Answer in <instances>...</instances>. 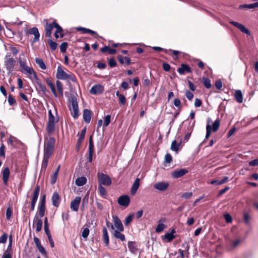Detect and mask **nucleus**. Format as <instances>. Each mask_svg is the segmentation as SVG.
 Segmentation results:
<instances>
[{
  "label": "nucleus",
  "mask_w": 258,
  "mask_h": 258,
  "mask_svg": "<svg viewBox=\"0 0 258 258\" xmlns=\"http://www.w3.org/2000/svg\"><path fill=\"white\" fill-rule=\"evenodd\" d=\"M56 77L58 79L66 80L69 79L73 82L78 83L77 79L74 74L69 72V74L65 72L60 66H58L57 69Z\"/></svg>",
  "instance_id": "nucleus-1"
},
{
  "label": "nucleus",
  "mask_w": 258,
  "mask_h": 258,
  "mask_svg": "<svg viewBox=\"0 0 258 258\" xmlns=\"http://www.w3.org/2000/svg\"><path fill=\"white\" fill-rule=\"evenodd\" d=\"M55 140L53 137H50L44 145V156L46 158H50L53 154L54 149Z\"/></svg>",
  "instance_id": "nucleus-2"
},
{
  "label": "nucleus",
  "mask_w": 258,
  "mask_h": 258,
  "mask_svg": "<svg viewBox=\"0 0 258 258\" xmlns=\"http://www.w3.org/2000/svg\"><path fill=\"white\" fill-rule=\"evenodd\" d=\"M10 56V54H7L4 61V66L9 73H11L14 71L16 63V60Z\"/></svg>",
  "instance_id": "nucleus-3"
},
{
  "label": "nucleus",
  "mask_w": 258,
  "mask_h": 258,
  "mask_svg": "<svg viewBox=\"0 0 258 258\" xmlns=\"http://www.w3.org/2000/svg\"><path fill=\"white\" fill-rule=\"evenodd\" d=\"M70 102L71 104V108L73 111V116L74 118H78L79 116V107L77 97L74 95H72L70 99Z\"/></svg>",
  "instance_id": "nucleus-4"
},
{
  "label": "nucleus",
  "mask_w": 258,
  "mask_h": 258,
  "mask_svg": "<svg viewBox=\"0 0 258 258\" xmlns=\"http://www.w3.org/2000/svg\"><path fill=\"white\" fill-rule=\"evenodd\" d=\"M97 177L98 178L99 185L109 186L111 184L112 181L110 177L103 173H98Z\"/></svg>",
  "instance_id": "nucleus-5"
},
{
  "label": "nucleus",
  "mask_w": 258,
  "mask_h": 258,
  "mask_svg": "<svg viewBox=\"0 0 258 258\" xmlns=\"http://www.w3.org/2000/svg\"><path fill=\"white\" fill-rule=\"evenodd\" d=\"M176 237V233L174 228H170L161 236L162 240L166 242L172 241Z\"/></svg>",
  "instance_id": "nucleus-6"
},
{
  "label": "nucleus",
  "mask_w": 258,
  "mask_h": 258,
  "mask_svg": "<svg viewBox=\"0 0 258 258\" xmlns=\"http://www.w3.org/2000/svg\"><path fill=\"white\" fill-rule=\"evenodd\" d=\"M20 66L21 68V71L25 74H28V75H33L34 77L35 78H37V75L35 73V72L34 71L33 69L28 67L26 65V63L25 61H23L20 60Z\"/></svg>",
  "instance_id": "nucleus-7"
},
{
  "label": "nucleus",
  "mask_w": 258,
  "mask_h": 258,
  "mask_svg": "<svg viewBox=\"0 0 258 258\" xmlns=\"http://www.w3.org/2000/svg\"><path fill=\"white\" fill-rule=\"evenodd\" d=\"M40 191V186L36 185L32 195V198L31 203L30 211H33L34 210L36 203L37 202Z\"/></svg>",
  "instance_id": "nucleus-8"
},
{
  "label": "nucleus",
  "mask_w": 258,
  "mask_h": 258,
  "mask_svg": "<svg viewBox=\"0 0 258 258\" xmlns=\"http://www.w3.org/2000/svg\"><path fill=\"white\" fill-rule=\"evenodd\" d=\"M56 24H58L55 21H53L52 23H46L45 26V36L50 37L51 36L52 30L55 28Z\"/></svg>",
  "instance_id": "nucleus-9"
},
{
  "label": "nucleus",
  "mask_w": 258,
  "mask_h": 258,
  "mask_svg": "<svg viewBox=\"0 0 258 258\" xmlns=\"http://www.w3.org/2000/svg\"><path fill=\"white\" fill-rule=\"evenodd\" d=\"M229 23L234 26H235V27L237 28L238 29H239V30L243 33L246 34L249 36L250 35V33L249 31L247 28H246L244 25L237 22L233 21H230Z\"/></svg>",
  "instance_id": "nucleus-10"
},
{
  "label": "nucleus",
  "mask_w": 258,
  "mask_h": 258,
  "mask_svg": "<svg viewBox=\"0 0 258 258\" xmlns=\"http://www.w3.org/2000/svg\"><path fill=\"white\" fill-rule=\"evenodd\" d=\"M169 184L168 182L161 181L154 184V188L159 191H165L169 187Z\"/></svg>",
  "instance_id": "nucleus-11"
},
{
  "label": "nucleus",
  "mask_w": 258,
  "mask_h": 258,
  "mask_svg": "<svg viewBox=\"0 0 258 258\" xmlns=\"http://www.w3.org/2000/svg\"><path fill=\"white\" fill-rule=\"evenodd\" d=\"M117 202L120 206L126 207L130 204V199L128 196L123 195L118 199Z\"/></svg>",
  "instance_id": "nucleus-12"
},
{
  "label": "nucleus",
  "mask_w": 258,
  "mask_h": 258,
  "mask_svg": "<svg viewBox=\"0 0 258 258\" xmlns=\"http://www.w3.org/2000/svg\"><path fill=\"white\" fill-rule=\"evenodd\" d=\"M81 201V198L80 197H76L71 203V209L74 211H78Z\"/></svg>",
  "instance_id": "nucleus-13"
},
{
  "label": "nucleus",
  "mask_w": 258,
  "mask_h": 258,
  "mask_svg": "<svg viewBox=\"0 0 258 258\" xmlns=\"http://www.w3.org/2000/svg\"><path fill=\"white\" fill-rule=\"evenodd\" d=\"M28 33L29 34L34 35V38L32 41L33 43H35L39 40L40 34L39 33L37 28L33 27L28 31Z\"/></svg>",
  "instance_id": "nucleus-14"
},
{
  "label": "nucleus",
  "mask_w": 258,
  "mask_h": 258,
  "mask_svg": "<svg viewBox=\"0 0 258 258\" xmlns=\"http://www.w3.org/2000/svg\"><path fill=\"white\" fill-rule=\"evenodd\" d=\"M94 153V143L92 139V137L91 136L89 138V157H88V161L89 162H92V157Z\"/></svg>",
  "instance_id": "nucleus-15"
},
{
  "label": "nucleus",
  "mask_w": 258,
  "mask_h": 258,
  "mask_svg": "<svg viewBox=\"0 0 258 258\" xmlns=\"http://www.w3.org/2000/svg\"><path fill=\"white\" fill-rule=\"evenodd\" d=\"M104 90L103 87L100 84L95 85L92 87L90 90V93L92 94H97L103 92Z\"/></svg>",
  "instance_id": "nucleus-16"
},
{
  "label": "nucleus",
  "mask_w": 258,
  "mask_h": 258,
  "mask_svg": "<svg viewBox=\"0 0 258 258\" xmlns=\"http://www.w3.org/2000/svg\"><path fill=\"white\" fill-rule=\"evenodd\" d=\"M139 245L138 244V243L135 241H129L128 242V249L131 252H132V253L137 254V253L139 251Z\"/></svg>",
  "instance_id": "nucleus-17"
},
{
  "label": "nucleus",
  "mask_w": 258,
  "mask_h": 258,
  "mask_svg": "<svg viewBox=\"0 0 258 258\" xmlns=\"http://www.w3.org/2000/svg\"><path fill=\"white\" fill-rule=\"evenodd\" d=\"M187 172L188 171L185 169L174 170L172 173V176L174 178H178L185 175Z\"/></svg>",
  "instance_id": "nucleus-18"
},
{
  "label": "nucleus",
  "mask_w": 258,
  "mask_h": 258,
  "mask_svg": "<svg viewBox=\"0 0 258 258\" xmlns=\"http://www.w3.org/2000/svg\"><path fill=\"white\" fill-rule=\"evenodd\" d=\"M2 174L3 175V180L4 183L5 184V185H7L8 184V181L10 176V169L9 167H5L2 171Z\"/></svg>",
  "instance_id": "nucleus-19"
},
{
  "label": "nucleus",
  "mask_w": 258,
  "mask_h": 258,
  "mask_svg": "<svg viewBox=\"0 0 258 258\" xmlns=\"http://www.w3.org/2000/svg\"><path fill=\"white\" fill-rule=\"evenodd\" d=\"M52 204L53 206L58 207L60 202V198L57 192H54L51 198Z\"/></svg>",
  "instance_id": "nucleus-20"
},
{
  "label": "nucleus",
  "mask_w": 258,
  "mask_h": 258,
  "mask_svg": "<svg viewBox=\"0 0 258 258\" xmlns=\"http://www.w3.org/2000/svg\"><path fill=\"white\" fill-rule=\"evenodd\" d=\"M177 72L179 74L183 75L185 72L190 73L191 72V70L188 65L182 63L181 67L177 69Z\"/></svg>",
  "instance_id": "nucleus-21"
},
{
  "label": "nucleus",
  "mask_w": 258,
  "mask_h": 258,
  "mask_svg": "<svg viewBox=\"0 0 258 258\" xmlns=\"http://www.w3.org/2000/svg\"><path fill=\"white\" fill-rule=\"evenodd\" d=\"M140 179L139 178H136V180H135L131 188V195H134L136 193L140 186Z\"/></svg>",
  "instance_id": "nucleus-22"
},
{
  "label": "nucleus",
  "mask_w": 258,
  "mask_h": 258,
  "mask_svg": "<svg viewBox=\"0 0 258 258\" xmlns=\"http://www.w3.org/2000/svg\"><path fill=\"white\" fill-rule=\"evenodd\" d=\"M83 115L84 121L87 123H89L91 118V111L87 109H85L83 111Z\"/></svg>",
  "instance_id": "nucleus-23"
},
{
  "label": "nucleus",
  "mask_w": 258,
  "mask_h": 258,
  "mask_svg": "<svg viewBox=\"0 0 258 258\" xmlns=\"http://www.w3.org/2000/svg\"><path fill=\"white\" fill-rule=\"evenodd\" d=\"M86 132V128H84V129H83L82 130L81 134L79 135V138L77 141V144H78L77 148L78 149L80 148V146L82 142H83V141L84 139Z\"/></svg>",
  "instance_id": "nucleus-24"
},
{
  "label": "nucleus",
  "mask_w": 258,
  "mask_h": 258,
  "mask_svg": "<svg viewBox=\"0 0 258 258\" xmlns=\"http://www.w3.org/2000/svg\"><path fill=\"white\" fill-rule=\"evenodd\" d=\"M211 122V119L210 118H209L208 119V124L206 126V135L205 136V138L204 140V142L207 140L209 137L210 136L211 131H212V126L210 124V122Z\"/></svg>",
  "instance_id": "nucleus-25"
},
{
  "label": "nucleus",
  "mask_w": 258,
  "mask_h": 258,
  "mask_svg": "<svg viewBox=\"0 0 258 258\" xmlns=\"http://www.w3.org/2000/svg\"><path fill=\"white\" fill-rule=\"evenodd\" d=\"M87 182V178L84 176L78 177L76 179V184L78 186L85 185Z\"/></svg>",
  "instance_id": "nucleus-26"
},
{
  "label": "nucleus",
  "mask_w": 258,
  "mask_h": 258,
  "mask_svg": "<svg viewBox=\"0 0 258 258\" xmlns=\"http://www.w3.org/2000/svg\"><path fill=\"white\" fill-rule=\"evenodd\" d=\"M228 180V177L225 176L221 180H213L210 182V183L213 185H221L226 183Z\"/></svg>",
  "instance_id": "nucleus-27"
},
{
  "label": "nucleus",
  "mask_w": 258,
  "mask_h": 258,
  "mask_svg": "<svg viewBox=\"0 0 258 258\" xmlns=\"http://www.w3.org/2000/svg\"><path fill=\"white\" fill-rule=\"evenodd\" d=\"M234 96L237 102L241 103L243 102V95L242 92L240 90H236L235 91Z\"/></svg>",
  "instance_id": "nucleus-28"
},
{
  "label": "nucleus",
  "mask_w": 258,
  "mask_h": 258,
  "mask_svg": "<svg viewBox=\"0 0 258 258\" xmlns=\"http://www.w3.org/2000/svg\"><path fill=\"white\" fill-rule=\"evenodd\" d=\"M46 82L47 83L48 86L50 87L51 91L55 97H57V93L55 90V86L51 80L47 78L46 79Z\"/></svg>",
  "instance_id": "nucleus-29"
},
{
  "label": "nucleus",
  "mask_w": 258,
  "mask_h": 258,
  "mask_svg": "<svg viewBox=\"0 0 258 258\" xmlns=\"http://www.w3.org/2000/svg\"><path fill=\"white\" fill-rule=\"evenodd\" d=\"M243 240L241 238H236V239L232 240L231 242V247L232 249L236 248L242 242Z\"/></svg>",
  "instance_id": "nucleus-30"
},
{
  "label": "nucleus",
  "mask_w": 258,
  "mask_h": 258,
  "mask_svg": "<svg viewBox=\"0 0 258 258\" xmlns=\"http://www.w3.org/2000/svg\"><path fill=\"white\" fill-rule=\"evenodd\" d=\"M103 238L104 242L106 245H108L109 242V239L107 230L105 227H104L103 229Z\"/></svg>",
  "instance_id": "nucleus-31"
},
{
  "label": "nucleus",
  "mask_w": 258,
  "mask_h": 258,
  "mask_svg": "<svg viewBox=\"0 0 258 258\" xmlns=\"http://www.w3.org/2000/svg\"><path fill=\"white\" fill-rule=\"evenodd\" d=\"M118 61L121 64H123L124 63H126L128 65L131 63L130 58L126 56L123 57L122 56L119 55L118 56Z\"/></svg>",
  "instance_id": "nucleus-32"
},
{
  "label": "nucleus",
  "mask_w": 258,
  "mask_h": 258,
  "mask_svg": "<svg viewBox=\"0 0 258 258\" xmlns=\"http://www.w3.org/2000/svg\"><path fill=\"white\" fill-rule=\"evenodd\" d=\"M36 85V88L37 90L41 91L43 94H45L46 93L47 89L45 85L42 84L39 81H37Z\"/></svg>",
  "instance_id": "nucleus-33"
},
{
  "label": "nucleus",
  "mask_w": 258,
  "mask_h": 258,
  "mask_svg": "<svg viewBox=\"0 0 258 258\" xmlns=\"http://www.w3.org/2000/svg\"><path fill=\"white\" fill-rule=\"evenodd\" d=\"M55 130V123L54 122H48L47 124V131L48 133L51 134Z\"/></svg>",
  "instance_id": "nucleus-34"
},
{
  "label": "nucleus",
  "mask_w": 258,
  "mask_h": 258,
  "mask_svg": "<svg viewBox=\"0 0 258 258\" xmlns=\"http://www.w3.org/2000/svg\"><path fill=\"white\" fill-rule=\"evenodd\" d=\"M114 236L115 238L120 239L122 241L125 240V236L118 230H114Z\"/></svg>",
  "instance_id": "nucleus-35"
},
{
  "label": "nucleus",
  "mask_w": 258,
  "mask_h": 258,
  "mask_svg": "<svg viewBox=\"0 0 258 258\" xmlns=\"http://www.w3.org/2000/svg\"><path fill=\"white\" fill-rule=\"evenodd\" d=\"M36 63L40 67L42 70H45L46 68V65L42 59L39 58H35Z\"/></svg>",
  "instance_id": "nucleus-36"
},
{
  "label": "nucleus",
  "mask_w": 258,
  "mask_h": 258,
  "mask_svg": "<svg viewBox=\"0 0 258 258\" xmlns=\"http://www.w3.org/2000/svg\"><path fill=\"white\" fill-rule=\"evenodd\" d=\"M220 126V121L219 119H216L214 123H213V125L212 127V131L214 132H216Z\"/></svg>",
  "instance_id": "nucleus-37"
},
{
  "label": "nucleus",
  "mask_w": 258,
  "mask_h": 258,
  "mask_svg": "<svg viewBox=\"0 0 258 258\" xmlns=\"http://www.w3.org/2000/svg\"><path fill=\"white\" fill-rule=\"evenodd\" d=\"M45 211V206L39 205L38 213L40 218L43 217L44 216Z\"/></svg>",
  "instance_id": "nucleus-38"
},
{
  "label": "nucleus",
  "mask_w": 258,
  "mask_h": 258,
  "mask_svg": "<svg viewBox=\"0 0 258 258\" xmlns=\"http://www.w3.org/2000/svg\"><path fill=\"white\" fill-rule=\"evenodd\" d=\"M112 219L114 223V226H123L121 221L117 216L113 215Z\"/></svg>",
  "instance_id": "nucleus-39"
},
{
  "label": "nucleus",
  "mask_w": 258,
  "mask_h": 258,
  "mask_svg": "<svg viewBox=\"0 0 258 258\" xmlns=\"http://www.w3.org/2000/svg\"><path fill=\"white\" fill-rule=\"evenodd\" d=\"M33 225L35 226H42V220L36 216L34 218Z\"/></svg>",
  "instance_id": "nucleus-40"
},
{
  "label": "nucleus",
  "mask_w": 258,
  "mask_h": 258,
  "mask_svg": "<svg viewBox=\"0 0 258 258\" xmlns=\"http://www.w3.org/2000/svg\"><path fill=\"white\" fill-rule=\"evenodd\" d=\"M56 85L57 89V90L59 93L62 96L63 95V89H62V83L58 80L56 82Z\"/></svg>",
  "instance_id": "nucleus-41"
},
{
  "label": "nucleus",
  "mask_w": 258,
  "mask_h": 258,
  "mask_svg": "<svg viewBox=\"0 0 258 258\" xmlns=\"http://www.w3.org/2000/svg\"><path fill=\"white\" fill-rule=\"evenodd\" d=\"M48 43L51 50L53 51L56 49L57 44L55 42H54L51 39H49L48 40Z\"/></svg>",
  "instance_id": "nucleus-42"
},
{
  "label": "nucleus",
  "mask_w": 258,
  "mask_h": 258,
  "mask_svg": "<svg viewBox=\"0 0 258 258\" xmlns=\"http://www.w3.org/2000/svg\"><path fill=\"white\" fill-rule=\"evenodd\" d=\"M180 145L179 144H178L176 141V140H174L172 141L170 149L171 150L173 151H177L178 150V147Z\"/></svg>",
  "instance_id": "nucleus-43"
},
{
  "label": "nucleus",
  "mask_w": 258,
  "mask_h": 258,
  "mask_svg": "<svg viewBox=\"0 0 258 258\" xmlns=\"http://www.w3.org/2000/svg\"><path fill=\"white\" fill-rule=\"evenodd\" d=\"M49 158L43 157V161L41 165V169L45 170L47 168Z\"/></svg>",
  "instance_id": "nucleus-44"
},
{
  "label": "nucleus",
  "mask_w": 258,
  "mask_h": 258,
  "mask_svg": "<svg viewBox=\"0 0 258 258\" xmlns=\"http://www.w3.org/2000/svg\"><path fill=\"white\" fill-rule=\"evenodd\" d=\"M203 83L204 84V86L206 88L209 89L211 87V81L209 79L204 78L203 79Z\"/></svg>",
  "instance_id": "nucleus-45"
},
{
  "label": "nucleus",
  "mask_w": 258,
  "mask_h": 258,
  "mask_svg": "<svg viewBox=\"0 0 258 258\" xmlns=\"http://www.w3.org/2000/svg\"><path fill=\"white\" fill-rule=\"evenodd\" d=\"M99 190L100 194L102 197H105L106 196V190L105 188L102 186V185H99Z\"/></svg>",
  "instance_id": "nucleus-46"
},
{
  "label": "nucleus",
  "mask_w": 258,
  "mask_h": 258,
  "mask_svg": "<svg viewBox=\"0 0 258 258\" xmlns=\"http://www.w3.org/2000/svg\"><path fill=\"white\" fill-rule=\"evenodd\" d=\"M55 28L56 31L54 33V36L56 38H58L59 35L58 34V32H62V29L58 24H56Z\"/></svg>",
  "instance_id": "nucleus-47"
},
{
  "label": "nucleus",
  "mask_w": 258,
  "mask_h": 258,
  "mask_svg": "<svg viewBox=\"0 0 258 258\" xmlns=\"http://www.w3.org/2000/svg\"><path fill=\"white\" fill-rule=\"evenodd\" d=\"M111 120V116L110 115H107L105 116L104 118V122L103 124L104 127H107L110 122Z\"/></svg>",
  "instance_id": "nucleus-48"
},
{
  "label": "nucleus",
  "mask_w": 258,
  "mask_h": 258,
  "mask_svg": "<svg viewBox=\"0 0 258 258\" xmlns=\"http://www.w3.org/2000/svg\"><path fill=\"white\" fill-rule=\"evenodd\" d=\"M134 217L133 214H130L128 216H127L125 219L124 224L125 225H128L132 221Z\"/></svg>",
  "instance_id": "nucleus-49"
},
{
  "label": "nucleus",
  "mask_w": 258,
  "mask_h": 258,
  "mask_svg": "<svg viewBox=\"0 0 258 258\" xmlns=\"http://www.w3.org/2000/svg\"><path fill=\"white\" fill-rule=\"evenodd\" d=\"M49 122H54L55 123V117L52 114V111L51 110H48V121Z\"/></svg>",
  "instance_id": "nucleus-50"
},
{
  "label": "nucleus",
  "mask_w": 258,
  "mask_h": 258,
  "mask_svg": "<svg viewBox=\"0 0 258 258\" xmlns=\"http://www.w3.org/2000/svg\"><path fill=\"white\" fill-rule=\"evenodd\" d=\"M89 232L90 230L87 227L84 228L82 232V237L84 238H86L89 234Z\"/></svg>",
  "instance_id": "nucleus-51"
},
{
  "label": "nucleus",
  "mask_w": 258,
  "mask_h": 258,
  "mask_svg": "<svg viewBox=\"0 0 258 258\" xmlns=\"http://www.w3.org/2000/svg\"><path fill=\"white\" fill-rule=\"evenodd\" d=\"M68 47V43L67 42H62L60 45V50L63 53L66 51Z\"/></svg>",
  "instance_id": "nucleus-52"
},
{
  "label": "nucleus",
  "mask_w": 258,
  "mask_h": 258,
  "mask_svg": "<svg viewBox=\"0 0 258 258\" xmlns=\"http://www.w3.org/2000/svg\"><path fill=\"white\" fill-rule=\"evenodd\" d=\"M250 216L248 213L244 214V220L246 224H248L250 220Z\"/></svg>",
  "instance_id": "nucleus-53"
},
{
  "label": "nucleus",
  "mask_w": 258,
  "mask_h": 258,
  "mask_svg": "<svg viewBox=\"0 0 258 258\" xmlns=\"http://www.w3.org/2000/svg\"><path fill=\"white\" fill-rule=\"evenodd\" d=\"M224 219H225V221H226V222L227 223H230L232 221V217L228 213H226V214H224Z\"/></svg>",
  "instance_id": "nucleus-54"
},
{
  "label": "nucleus",
  "mask_w": 258,
  "mask_h": 258,
  "mask_svg": "<svg viewBox=\"0 0 258 258\" xmlns=\"http://www.w3.org/2000/svg\"><path fill=\"white\" fill-rule=\"evenodd\" d=\"M0 157L4 159L5 158V147L4 144H2L0 147Z\"/></svg>",
  "instance_id": "nucleus-55"
},
{
  "label": "nucleus",
  "mask_w": 258,
  "mask_h": 258,
  "mask_svg": "<svg viewBox=\"0 0 258 258\" xmlns=\"http://www.w3.org/2000/svg\"><path fill=\"white\" fill-rule=\"evenodd\" d=\"M12 214V211L11 208L10 207H8L7 209L6 213V218L8 220H9L11 218Z\"/></svg>",
  "instance_id": "nucleus-56"
},
{
  "label": "nucleus",
  "mask_w": 258,
  "mask_h": 258,
  "mask_svg": "<svg viewBox=\"0 0 258 258\" xmlns=\"http://www.w3.org/2000/svg\"><path fill=\"white\" fill-rule=\"evenodd\" d=\"M108 64L111 68H114L116 66V62L113 58H111L108 60Z\"/></svg>",
  "instance_id": "nucleus-57"
},
{
  "label": "nucleus",
  "mask_w": 258,
  "mask_h": 258,
  "mask_svg": "<svg viewBox=\"0 0 258 258\" xmlns=\"http://www.w3.org/2000/svg\"><path fill=\"white\" fill-rule=\"evenodd\" d=\"M172 160V158L171 155L169 153L166 154L165 156V161L166 163H171Z\"/></svg>",
  "instance_id": "nucleus-58"
},
{
  "label": "nucleus",
  "mask_w": 258,
  "mask_h": 258,
  "mask_svg": "<svg viewBox=\"0 0 258 258\" xmlns=\"http://www.w3.org/2000/svg\"><path fill=\"white\" fill-rule=\"evenodd\" d=\"M119 98V102L121 105H124L126 103V98L123 95H120Z\"/></svg>",
  "instance_id": "nucleus-59"
},
{
  "label": "nucleus",
  "mask_w": 258,
  "mask_h": 258,
  "mask_svg": "<svg viewBox=\"0 0 258 258\" xmlns=\"http://www.w3.org/2000/svg\"><path fill=\"white\" fill-rule=\"evenodd\" d=\"M8 102L10 105H12L16 103V100L12 95H9L8 97Z\"/></svg>",
  "instance_id": "nucleus-60"
},
{
  "label": "nucleus",
  "mask_w": 258,
  "mask_h": 258,
  "mask_svg": "<svg viewBox=\"0 0 258 258\" xmlns=\"http://www.w3.org/2000/svg\"><path fill=\"white\" fill-rule=\"evenodd\" d=\"M185 96L189 100H191L194 97L193 93L189 90H186L185 91Z\"/></svg>",
  "instance_id": "nucleus-61"
},
{
  "label": "nucleus",
  "mask_w": 258,
  "mask_h": 258,
  "mask_svg": "<svg viewBox=\"0 0 258 258\" xmlns=\"http://www.w3.org/2000/svg\"><path fill=\"white\" fill-rule=\"evenodd\" d=\"M8 238V235L6 233H4L3 235L0 237V243H5L6 242Z\"/></svg>",
  "instance_id": "nucleus-62"
},
{
  "label": "nucleus",
  "mask_w": 258,
  "mask_h": 258,
  "mask_svg": "<svg viewBox=\"0 0 258 258\" xmlns=\"http://www.w3.org/2000/svg\"><path fill=\"white\" fill-rule=\"evenodd\" d=\"M249 165L251 166H258V159H254L253 160L250 161L249 162Z\"/></svg>",
  "instance_id": "nucleus-63"
},
{
  "label": "nucleus",
  "mask_w": 258,
  "mask_h": 258,
  "mask_svg": "<svg viewBox=\"0 0 258 258\" xmlns=\"http://www.w3.org/2000/svg\"><path fill=\"white\" fill-rule=\"evenodd\" d=\"M2 258H12V255L6 250L4 252Z\"/></svg>",
  "instance_id": "nucleus-64"
}]
</instances>
